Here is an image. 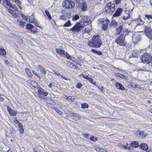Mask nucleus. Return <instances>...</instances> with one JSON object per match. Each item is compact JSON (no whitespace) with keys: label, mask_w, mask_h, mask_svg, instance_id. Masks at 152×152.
Here are the masks:
<instances>
[{"label":"nucleus","mask_w":152,"mask_h":152,"mask_svg":"<svg viewBox=\"0 0 152 152\" xmlns=\"http://www.w3.org/2000/svg\"><path fill=\"white\" fill-rule=\"evenodd\" d=\"M125 30H124V29L123 28V25H121L119 26V27L116 28L115 30V33L116 35H118L120 34L121 33H123V31L124 32H125L126 31V29H125Z\"/></svg>","instance_id":"obj_9"},{"label":"nucleus","mask_w":152,"mask_h":152,"mask_svg":"<svg viewBox=\"0 0 152 152\" xmlns=\"http://www.w3.org/2000/svg\"><path fill=\"white\" fill-rule=\"evenodd\" d=\"M79 18V17L78 15H75L73 16L72 18V20L75 21Z\"/></svg>","instance_id":"obj_36"},{"label":"nucleus","mask_w":152,"mask_h":152,"mask_svg":"<svg viewBox=\"0 0 152 152\" xmlns=\"http://www.w3.org/2000/svg\"><path fill=\"white\" fill-rule=\"evenodd\" d=\"M144 32L146 35L149 38L152 33V30L150 27L148 26H145Z\"/></svg>","instance_id":"obj_11"},{"label":"nucleus","mask_w":152,"mask_h":152,"mask_svg":"<svg viewBox=\"0 0 152 152\" xmlns=\"http://www.w3.org/2000/svg\"><path fill=\"white\" fill-rule=\"evenodd\" d=\"M2 4L7 9L12 8L15 10L16 7L15 5H12L8 0H2Z\"/></svg>","instance_id":"obj_7"},{"label":"nucleus","mask_w":152,"mask_h":152,"mask_svg":"<svg viewBox=\"0 0 152 152\" xmlns=\"http://www.w3.org/2000/svg\"><path fill=\"white\" fill-rule=\"evenodd\" d=\"M123 10L121 8H118L113 15V18H116L120 16L123 12Z\"/></svg>","instance_id":"obj_10"},{"label":"nucleus","mask_w":152,"mask_h":152,"mask_svg":"<svg viewBox=\"0 0 152 152\" xmlns=\"http://www.w3.org/2000/svg\"><path fill=\"white\" fill-rule=\"evenodd\" d=\"M34 27H35L34 26L30 23H28L26 26V28L27 29L30 30V31Z\"/></svg>","instance_id":"obj_25"},{"label":"nucleus","mask_w":152,"mask_h":152,"mask_svg":"<svg viewBox=\"0 0 152 152\" xmlns=\"http://www.w3.org/2000/svg\"><path fill=\"white\" fill-rule=\"evenodd\" d=\"M8 11L10 13L14 18H16L18 15H17L15 12L11 10L10 8L8 9Z\"/></svg>","instance_id":"obj_18"},{"label":"nucleus","mask_w":152,"mask_h":152,"mask_svg":"<svg viewBox=\"0 0 152 152\" xmlns=\"http://www.w3.org/2000/svg\"><path fill=\"white\" fill-rule=\"evenodd\" d=\"M87 8V5L86 4H84L82 6V10L83 11H85L86 10Z\"/></svg>","instance_id":"obj_43"},{"label":"nucleus","mask_w":152,"mask_h":152,"mask_svg":"<svg viewBox=\"0 0 152 152\" xmlns=\"http://www.w3.org/2000/svg\"><path fill=\"white\" fill-rule=\"evenodd\" d=\"M115 75L117 77H118L126 79L127 77L126 76L122 75L119 73H116L115 74Z\"/></svg>","instance_id":"obj_23"},{"label":"nucleus","mask_w":152,"mask_h":152,"mask_svg":"<svg viewBox=\"0 0 152 152\" xmlns=\"http://www.w3.org/2000/svg\"><path fill=\"white\" fill-rule=\"evenodd\" d=\"M115 86H116L117 88L118 89L121 90H124L125 89L124 88L122 85L118 82L115 83Z\"/></svg>","instance_id":"obj_16"},{"label":"nucleus","mask_w":152,"mask_h":152,"mask_svg":"<svg viewBox=\"0 0 152 152\" xmlns=\"http://www.w3.org/2000/svg\"><path fill=\"white\" fill-rule=\"evenodd\" d=\"M33 23H34V24L36 26H38V27H40V26H39V24L38 23L37 21H34V22Z\"/></svg>","instance_id":"obj_58"},{"label":"nucleus","mask_w":152,"mask_h":152,"mask_svg":"<svg viewBox=\"0 0 152 152\" xmlns=\"http://www.w3.org/2000/svg\"><path fill=\"white\" fill-rule=\"evenodd\" d=\"M131 146L133 147H137L139 146L138 143L137 141H133L131 143Z\"/></svg>","instance_id":"obj_26"},{"label":"nucleus","mask_w":152,"mask_h":152,"mask_svg":"<svg viewBox=\"0 0 152 152\" xmlns=\"http://www.w3.org/2000/svg\"><path fill=\"white\" fill-rule=\"evenodd\" d=\"M62 5L66 9H72L74 7L75 4L74 2L71 0H67L63 2Z\"/></svg>","instance_id":"obj_6"},{"label":"nucleus","mask_w":152,"mask_h":152,"mask_svg":"<svg viewBox=\"0 0 152 152\" xmlns=\"http://www.w3.org/2000/svg\"><path fill=\"white\" fill-rule=\"evenodd\" d=\"M112 26H116L118 25V23L115 20H113L111 23Z\"/></svg>","instance_id":"obj_37"},{"label":"nucleus","mask_w":152,"mask_h":152,"mask_svg":"<svg viewBox=\"0 0 152 152\" xmlns=\"http://www.w3.org/2000/svg\"><path fill=\"white\" fill-rule=\"evenodd\" d=\"M137 136L138 137H141L142 138H144L146 136V134L144 132L137 131Z\"/></svg>","instance_id":"obj_20"},{"label":"nucleus","mask_w":152,"mask_h":152,"mask_svg":"<svg viewBox=\"0 0 152 152\" xmlns=\"http://www.w3.org/2000/svg\"><path fill=\"white\" fill-rule=\"evenodd\" d=\"M14 1L15 2V3L17 4L19 7L21 9V2L19 0H15Z\"/></svg>","instance_id":"obj_32"},{"label":"nucleus","mask_w":152,"mask_h":152,"mask_svg":"<svg viewBox=\"0 0 152 152\" xmlns=\"http://www.w3.org/2000/svg\"><path fill=\"white\" fill-rule=\"evenodd\" d=\"M132 39L134 42H137L141 39V38L140 35L136 34L133 36Z\"/></svg>","instance_id":"obj_13"},{"label":"nucleus","mask_w":152,"mask_h":152,"mask_svg":"<svg viewBox=\"0 0 152 152\" xmlns=\"http://www.w3.org/2000/svg\"><path fill=\"white\" fill-rule=\"evenodd\" d=\"M64 112L66 113H67L68 114H69V113H71V112H70L69 111V110L67 109H64Z\"/></svg>","instance_id":"obj_62"},{"label":"nucleus","mask_w":152,"mask_h":152,"mask_svg":"<svg viewBox=\"0 0 152 152\" xmlns=\"http://www.w3.org/2000/svg\"><path fill=\"white\" fill-rule=\"evenodd\" d=\"M82 19L83 20V22L84 23H91L90 19L88 18V16H83L82 18Z\"/></svg>","instance_id":"obj_17"},{"label":"nucleus","mask_w":152,"mask_h":152,"mask_svg":"<svg viewBox=\"0 0 152 152\" xmlns=\"http://www.w3.org/2000/svg\"><path fill=\"white\" fill-rule=\"evenodd\" d=\"M115 42L120 46H126L127 44L125 41V37H124L123 34H121L115 40Z\"/></svg>","instance_id":"obj_4"},{"label":"nucleus","mask_w":152,"mask_h":152,"mask_svg":"<svg viewBox=\"0 0 152 152\" xmlns=\"http://www.w3.org/2000/svg\"><path fill=\"white\" fill-rule=\"evenodd\" d=\"M7 110L9 114L11 116H15L16 115V113H15V111L10 107L8 106L7 107Z\"/></svg>","instance_id":"obj_12"},{"label":"nucleus","mask_w":152,"mask_h":152,"mask_svg":"<svg viewBox=\"0 0 152 152\" xmlns=\"http://www.w3.org/2000/svg\"><path fill=\"white\" fill-rule=\"evenodd\" d=\"M45 13L47 15V16L48 18L50 20L52 19V17L51 16L50 14L49 13V11L47 10H46L45 11Z\"/></svg>","instance_id":"obj_28"},{"label":"nucleus","mask_w":152,"mask_h":152,"mask_svg":"<svg viewBox=\"0 0 152 152\" xmlns=\"http://www.w3.org/2000/svg\"><path fill=\"white\" fill-rule=\"evenodd\" d=\"M46 102L48 104H52V105H54L55 104V102L53 100V99H51L49 97L47 98L45 100Z\"/></svg>","instance_id":"obj_15"},{"label":"nucleus","mask_w":152,"mask_h":152,"mask_svg":"<svg viewBox=\"0 0 152 152\" xmlns=\"http://www.w3.org/2000/svg\"><path fill=\"white\" fill-rule=\"evenodd\" d=\"M26 72V73L28 76L31 77L33 76L32 74L30 71L29 69L28 68L26 69L25 70Z\"/></svg>","instance_id":"obj_29"},{"label":"nucleus","mask_w":152,"mask_h":152,"mask_svg":"<svg viewBox=\"0 0 152 152\" xmlns=\"http://www.w3.org/2000/svg\"><path fill=\"white\" fill-rule=\"evenodd\" d=\"M89 139L93 141L97 140V138L95 137L94 136H92Z\"/></svg>","instance_id":"obj_48"},{"label":"nucleus","mask_w":152,"mask_h":152,"mask_svg":"<svg viewBox=\"0 0 152 152\" xmlns=\"http://www.w3.org/2000/svg\"><path fill=\"white\" fill-rule=\"evenodd\" d=\"M65 56L68 59H70V58H71V57L70 55H69L68 53H67V52H65Z\"/></svg>","instance_id":"obj_47"},{"label":"nucleus","mask_w":152,"mask_h":152,"mask_svg":"<svg viewBox=\"0 0 152 152\" xmlns=\"http://www.w3.org/2000/svg\"><path fill=\"white\" fill-rule=\"evenodd\" d=\"M83 85L80 83H77L76 87L79 89H81L82 88Z\"/></svg>","instance_id":"obj_44"},{"label":"nucleus","mask_w":152,"mask_h":152,"mask_svg":"<svg viewBox=\"0 0 152 152\" xmlns=\"http://www.w3.org/2000/svg\"><path fill=\"white\" fill-rule=\"evenodd\" d=\"M88 80L89 82L93 84L96 85V82L95 81H94V80L92 78L90 77L89 78H88Z\"/></svg>","instance_id":"obj_38"},{"label":"nucleus","mask_w":152,"mask_h":152,"mask_svg":"<svg viewBox=\"0 0 152 152\" xmlns=\"http://www.w3.org/2000/svg\"><path fill=\"white\" fill-rule=\"evenodd\" d=\"M135 20L137 22H140V24H143L144 23V22L141 19L139 18L136 19Z\"/></svg>","instance_id":"obj_39"},{"label":"nucleus","mask_w":152,"mask_h":152,"mask_svg":"<svg viewBox=\"0 0 152 152\" xmlns=\"http://www.w3.org/2000/svg\"><path fill=\"white\" fill-rule=\"evenodd\" d=\"M90 32V31L88 29H85V31L84 33H83V34H86V33H88Z\"/></svg>","instance_id":"obj_63"},{"label":"nucleus","mask_w":152,"mask_h":152,"mask_svg":"<svg viewBox=\"0 0 152 152\" xmlns=\"http://www.w3.org/2000/svg\"><path fill=\"white\" fill-rule=\"evenodd\" d=\"M77 3L79 5L81 4V2L83 1V0H75Z\"/></svg>","instance_id":"obj_55"},{"label":"nucleus","mask_w":152,"mask_h":152,"mask_svg":"<svg viewBox=\"0 0 152 152\" xmlns=\"http://www.w3.org/2000/svg\"><path fill=\"white\" fill-rule=\"evenodd\" d=\"M75 99V96H67V99L68 100H71L72 101H74Z\"/></svg>","instance_id":"obj_34"},{"label":"nucleus","mask_w":152,"mask_h":152,"mask_svg":"<svg viewBox=\"0 0 152 152\" xmlns=\"http://www.w3.org/2000/svg\"><path fill=\"white\" fill-rule=\"evenodd\" d=\"M142 63L152 65V56L150 54L145 53L140 57Z\"/></svg>","instance_id":"obj_2"},{"label":"nucleus","mask_w":152,"mask_h":152,"mask_svg":"<svg viewBox=\"0 0 152 152\" xmlns=\"http://www.w3.org/2000/svg\"><path fill=\"white\" fill-rule=\"evenodd\" d=\"M87 44L89 46L94 48H99L102 44L100 36L98 35L93 36L92 41H88Z\"/></svg>","instance_id":"obj_1"},{"label":"nucleus","mask_w":152,"mask_h":152,"mask_svg":"<svg viewBox=\"0 0 152 152\" xmlns=\"http://www.w3.org/2000/svg\"><path fill=\"white\" fill-rule=\"evenodd\" d=\"M99 21L102 25V29L104 30H107L108 25L110 23V21L108 19L104 20L103 19H100L99 20Z\"/></svg>","instance_id":"obj_8"},{"label":"nucleus","mask_w":152,"mask_h":152,"mask_svg":"<svg viewBox=\"0 0 152 152\" xmlns=\"http://www.w3.org/2000/svg\"><path fill=\"white\" fill-rule=\"evenodd\" d=\"M18 126L19 129L20 133L21 134H23L24 132V129L23 125L22 124H20L19 125H18Z\"/></svg>","instance_id":"obj_21"},{"label":"nucleus","mask_w":152,"mask_h":152,"mask_svg":"<svg viewBox=\"0 0 152 152\" xmlns=\"http://www.w3.org/2000/svg\"><path fill=\"white\" fill-rule=\"evenodd\" d=\"M28 18H29V19H28V22H29L31 23H33L34 22V21H34V20H33L31 19L30 18H29V17H28Z\"/></svg>","instance_id":"obj_53"},{"label":"nucleus","mask_w":152,"mask_h":152,"mask_svg":"<svg viewBox=\"0 0 152 152\" xmlns=\"http://www.w3.org/2000/svg\"><path fill=\"white\" fill-rule=\"evenodd\" d=\"M145 16L148 20L151 22H152V16L151 15L146 14L145 15Z\"/></svg>","instance_id":"obj_27"},{"label":"nucleus","mask_w":152,"mask_h":152,"mask_svg":"<svg viewBox=\"0 0 152 152\" xmlns=\"http://www.w3.org/2000/svg\"><path fill=\"white\" fill-rule=\"evenodd\" d=\"M21 16L23 19L25 20L26 21L28 22V17L27 18L26 16L23 14Z\"/></svg>","instance_id":"obj_45"},{"label":"nucleus","mask_w":152,"mask_h":152,"mask_svg":"<svg viewBox=\"0 0 152 152\" xmlns=\"http://www.w3.org/2000/svg\"><path fill=\"white\" fill-rule=\"evenodd\" d=\"M32 83L34 85L33 86L34 88H36L39 85L37 82L34 81H32Z\"/></svg>","instance_id":"obj_46"},{"label":"nucleus","mask_w":152,"mask_h":152,"mask_svg":"<svg viewBox=\"0 0 152 152\" xmlns=\"http://www.w3.org/2000/svg\"><path fill=\"white\" fill-rule=\"evenodd\" d=\"M44 91V89H39L37 90V92L40 94H41V95H42Z\"/></svg>","instance_id":"obj_50"},{"label":"nucleus","mask_w":152,"mask_h":152,"mask_svg":"<svg viewBox=\"0 0 152 152\" xmlns=\"http://www.w3.org/2000/svg\"><path fill=\"white\" fill-rule=\"evenodd\" d=\"M106 13L112 14L115 11V4L111 2L108 3L105 8Z\"/></svg>","instance_id":"obj_5"},{"label":"nucleus","mask_w":152,"mask_h":152,"mask_svg":"<svg viewBox=\"0 0 152 152\" xmlns=\"http://www.w3.org/2000/svg\"><path fill=\"white\" fill-rule=\"evenodd\" d=\"M91 51L92 52L96 53L98 55L100 56L102 55V53L100 51H98L94 50V49H92Z\"/></svg>","instance_id":"obj_31"},{"label":"nucleus","mask_w":152,"mask_h":152,"mask_svg":"<svg viewBox=\"0 0 152 152\" xmlns=\"http://www.w3.org/2000/svg\"><path fill=\"white\" fill-rule=\"evenodd\" d=\"M135 23L136 24V26H137L138 25H140L143 24H140V22H137V21H136V20H135Z\"/></svg>","instance_id":"obj_60"},{"label":"nucleus","mask_w":152,"mask_h":152,"mask_svg":"<svg viewBox=\"0 0 152 152\" xmlns=\"http://www.w3.org/2000/svg\"><path fill=\"white\" fill-rule=\"evenodd\" d=\"M31 31L34 34L37 33V32H38V31L37 30H34V29H32Z\"/></svg>","instance_id":"obj_56"},{"label":"nucleus","mask_w":152,"mask_h":152,"mask_svg":"<svg viewBox=\"0 0 152 152\" xmlns=\"http://www.w3.org/2000/svg\"><path fill=\"white\" fill-rule=\"evenodd\" d=\"M56 51L58 53L60 54L61 56L63 57L65 56V53L66 52L65 51L58 48H56Z\"/></svg>","instance_id":"obj_14"},{"label":"nucleus","mask_w":152,"mask_h":152,"mask_svg":"<svg viewBox=\"0 0 152 152\" xmlns=\"http://www.w3.org/2000/svg\"><path fill=\"white\" fill-rule=\"evenodd\" d=\"M84 29V27L81 25L79 22H78L72 28H71L70 30L74 34H77L80 32L83 31Z\"/></svg>","instance_id":"obj_3"},{"label":"nucleus","mask_w":152,"mask_h":152,"mask_svg":"<svg viewBox=\"0 0 152 152\" xmlns=\"http://www.w3.org/2000/svg\"><path fill=\"white\" fill-rule=\"evenodd\" d=\"M69 114L70 115H71V116H73L74 117L76 118V119H78L80 118V116L77 114L71 112Z\"/></svg>","instance_id":"obj_22"},{"label":"nucleus","mask_w":152,"mask_h":152,"mask_svg":"<svg viewBox=\"0 0 152 152\" xmlns=\"http://www.w3.org/2000/svg\"><path fill=\"white\" fill-rule=\"evenodd\" d=\"M71 21L70 20H68L63 26L64 27H69L71 25Z\"/></svg>","instance_id":"obj_30"},{"label":"nucleus","mask_w":152,"mask_h":152,"mask_svg":"<svg viewBox=\"0 0 152 152\" xmlns=\"http://www.w3.org/2000/svg\"><path fill=\"white\" fill-rule=\"evenodd\" d=\"M83 137L86 139H89L90 135L87 133H85L83 134Z\"/></svg>","instance_id":"obj_42"},{"label":"nucleus","mask_w":152,"mask_h":152,"mask_svg":"<svg viewBox=\"0 0 152 152\" xmlns=\"http://www.w3.org/2000/svg\"><path fill=\"white\" fill-rule=\"evenodd\" d=\"M0 54L2 55H4L6 54V52L4 49H0Z\"/></svg>","instance_id":"obj_35"},{"label":"nucleus","mask_w":152,"mask_h":152,"mask_svg":"<svg viewBox=\"0 0 152 152\" xmlns=\"http://www.w3.org/2000/svg\"><path fill=\"white\" fill-rule=\"evenodd\" d=\"M54 109H55L56 111L59 115H62V114L63 113L58 108L56 107L54 108Z\"/></svg>","instance_id":"obj_40"},{"label":"nucleus","mask_w":152,"mask_h":152,"mask_svg":"<svg viewBox=\"0 0 152 152\" xmlns=\"http://www.w3.org/2000/svg\"><path fill=\"white\" fill-rule=\"evenodd\" d=\"M81 107L83 108H88V105L87 103H85L81 104Z\"/></svg>","instance_id":"obj_33"},{"label":"nucleus","mask_w":152,"mask_h":152,"mask_svg":"<svg viewBox=\"0 0 152 152\" xmlns=\"http://www.w3.org/2000/svg\"><path fill=\"white\" fill-rule=\"evenodd\" d=\"M139 53L137 50H134L132 51V53L133 56L135 58H138L139 57Z\"/></svg>","instance_id":"obj_24"},{"label":"nucleus","mask_w":152,"mask_h":152,"mask_svg":"<svg viewBox=\"0 0 152 152\" xmlns=\"http://www.w3.org/2000/svg\"><path fill=\"white\" fill-rule=\"evenodd\" d=\"M60 76L62 78H63L65 80H69V79L67 78L66 77H65V76H63L61 75H60Z\"/></svg>","instance_id":"obj_54"},{"label":"nucleus","mask_w":152,"mask_h":152,"mask_svg":"<svg viewBox=\"0 0 152 152\" xmlns=\"http://www.w3.org/2000/svg\"><path fill=\"white\" fill-rule=\"evenodd\" d=\"M70 59L73 62H75L76 61V60L75 59V58L74 57H72Z\"/></svg>","instance_id":"obj_61"},{"label":"nucleus","mask_w":152,"mask_h":152,"mask_svg":"<svg viewBox=\"0 0 152 152\" xmlns=\"http://www.w3.org/2000/svg\"><path fill=\"white\" fill-rule=\"evenodd\" d=\"M131 86H132L133 88H138L137 86V85L135 84V83H132L131 84Z\"/></svg>","instance_id":"obj_52"},{"label":"nucleus","mask_w":152,"mask_h":152,"mask_svg":"<svg viewBox=\"0 0 152 152\" xmlns=\"http://www.w3.org/2000/svg\"><path fill=\"white\" fill-rule=\"evenodd\" d=\"M53 72L55 75L59 76L61 75L58 72L56 71V70H53Z\"/></svg>","instance_id":"obj_49"},{"label":"nucleus","mask_w":152,"mask_h":152,"mask_svg":"<svg viewBox=\"0 0 152 152\" xmlns=\"http://www.w3.org/2000/svg\"><path fill=\"white\" fill-rule=\"evenodd\" d=\"M38 69L40 70H42V69L44 68L42 66L40 65H39L38 67Z\"/></svg>","instance_id":"obj_57"},{"label":"nucleus","mask_w":152,"mask_h":152,"mask_svg":"<svg viewBox=\"0 0 152 152\" xmlns=\"http://www.w3.org/2000/svg\"><path fill=\"white\" fill-rule=\"evenodd\" d=\"M40 72L42 73L43 75H45L46 74V70L44 68L40 71Z\"/></svg>","instance_id":"obj_51"},{"label":"nucleus","mask_w":152,"mask_h":152,"mask_svg":"<svg viewBox=\"0 0 152 152\" xmlns=\"http://www.w3.org/2000/svg\"><path fill=\"white\" fill-rule=\"evenodd\" d=\"M140 148L143 150L147 151L148 149V147L147 144L145 143H142L140 145Z\"/></svg>","instance_id":"obj_19"},{"label":"nucleus","mask_w":152,"mask_h":152,"mask_svg":"<svg viewBox=\"0 0 152 152\" xmlns=\"http://www.w3.org/2000/svg\"><path fill=\"white\" fill-rule=\"evenodd\" d=\"M53 86V85L52 83H50L48 85V87L50 88H51Z\"/></svg>","instance_id":"obj_64"},{"label":"nucleus","mask_w":152,"mask_h":152,"mask_svg":"<svg viewBox=\"0 0 152 152\" xmlns=\"http://www.w3.org/2000/svg\"><path fill=\"white\" fill-rule=\"evenodd\" d=\"M26 23L25 22H20V26L22 28H23L25 26Z\"/></svg>","instance_id":"obj_41"},{"label":"nucleus","mask_w":152,"mask_h":152,"mask_svg":"<svg viewBox=\"0 0 152 152\" xmlns=\"http://www.w3.org/2000/svg\"><path fill=\"white\" fill-rule=\"evenodd\" d=\"M48 93L47 92L45 91H44L42 95H44L45 96H46L48 95Z\"/></svg>","instance_id":"obj_59"}]
</instances>
